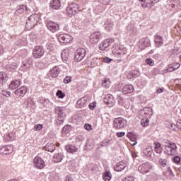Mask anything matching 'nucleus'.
Returning <instances> with one entry per match:
<instances>
[{
	"label": "nucleus",
	"instance_id": "64",
	"mask_svg": "<svg viewBox=\"0 0 181 181\" xmlns=\"http://www.w3.org/2000/svg\"><path fill=\"white\" fill-rule=\"evenodd\" d=\"M163 88H158V89H157L156 90V93H157V94H160V93H163Z\"/></svg>",
	"mask_w": 181,
	"mask_h": 181
},
{
	"label": "nucleus",
	"instance_id": "9",
	"mask_svg": "<svg viewBox=\"0 0 181 181\" xmlns=\"http://www.w3.org/2000/svg\"><path fill=\"white\" fill-rule=\"evenodd\" d=\"M138 169L140 173L145 175L146 173H148V172H151V169H152V165H151V164L148 162H146L142 164L141 165L139 166Z\"/></svg>",
	"mask_w": 181,
	"mask_h": 181
},
{
	"label": "nucleus",
	"instance_id": "1",
	"mask_svg": "<svg viewBox=\"0 0 181 181\" xmlns=\"http://www.w3.org/2000/svg\"><path fill=\"white\" fill-rule=\"evenodd\" d=\"M37 22H39V16L37 14H32L26 21L25 29L27 30H32L37 25Z\"/></svg>",
	"mask_w": 181,
	"mask_h": 181
},
{
	"label": "nucleus",
	"instance_id": "30",
	"mask_svg": "<svg viewBox=\"0 0 181 181\" xmlns=\"http://www.w3.org/2000/svg\"><path fill=\"white\" fill-rule=\"evenodd\" d=\"M51 6L53 9H59L60 6H62V4L60 3V0H52L51 3Z\"/></svg>",
	"mask_w": 181,
	"mask_h": 181
},
{
	"label": "nucleus",
	"instance_id": "3",
	"mask_svg": "<svg viewBox=\"0 0 181 181\" xmlns=\"http://www.w3.org/2000/svg\"><path fill=\"white\" fill-rule=\"evenodd\" d=\"M80 6L76 3H73L71 5H69L68 7H66V13L68 14V16L69 18H71V16H74V15H77L78 12H80Z\"/></svg>",
	"mask_w": 181,
	"mask_h": 181
},
{
	"label": "nucleus",
	"instance_id": "27",
	"mask_svg": "<svg viewBox=\"0 0 181 181\" xmlns=\"http://www.w3.org/2000/svg\"><path fill=\"white\" fill-rule=\"evenodd\" d=\"M55 112L56 114L58 115V118H66V113L64 112V111H63V109H62L61 107H57L55 109Z\"/></svg>",
	"mask_w": 181,
	"mask_h": 181
},
{
	"label": "nucleus",
	"instance_id": "46",
	"mask_svg": "<svg viewBox=\"0 0 181 181\" xmlns=\"http://www.w3.org/2000/svg\"><path fill=\"white\" fill-rule=\"evenodd\" d=\"M62 59L64 62H67V60L69 59V54H67L66 52H63L62 53Z\"/></svg>",
	"mask_w": 181,
	"mask_h": 181
},
{
	"label": "nucleus",
	"instance_id": "17",
	"mask_svg": "<svg viewBox=\"0 0 181 181\" xmlns=\"http://www.w3.org/2000/svg\"><path fill=\"white\" fill-rule=\"evenodd\" d=\"M127 163L124 161H119L117 163V165L115 166V170L116 172H122L125 168H127Z\"/></svg>",
	"mask_w": 181,
	"mask_h": 181
},
{
	"label": "nucleus",
	"instance_id": "57",
	"mask_svg": "<svg viewBox=\"0 0 181 181\" xmlns=\"http://www.w3.org/2000/svg\"><path fill=\"white\" fill-rule=\"evenodd\" d=\"M2 94L3 95H5L6 97V95H8V97H11V92L10 91H5V90H2Z\"/></svg>",
	"mask_w": 181,
	"mask_h": 181
},
{
	"label": "nucleus",
	"instance_id": "38",
	"mask_svg": "<svg viewBox=\"0 0 181 181\" xmlns=\"http://www.w3.org/2000/svg\"><path fill=\"white\" fill-rule=\"evenodd\" d=\"M159 163H160V166H163V168H166V166H168V160L160 158L159 160Z\"/></svg>",
	"mask_w": 181,
	"mask_h": 181
},
{
	"label": "nucleus",
	"instance_id": "5",
	"mask_svg": "<svg viewBox=\"0 0 181 181\" xmlns=\"http://www.w3.org/2000/svg\"><path fill=\"white\" fill-rule=\"evenodd\" d=\"M103 35L100 32H94L90 35V42L92 45H97L100 40H101Z\"/></svg>",
	"mask_w": 181,
	"mask_h": 181
},
{
	"label": "nucleus",
	"instance_id": "33",
	"mask_svg": "<svg viewBox=\"0 0 181 181\" xmlns=\"http://www.w3.org/2000/svg\"><path fill=\"white\" fill-rule=\"evenodd\" d=\"M26 9H27L26 6L25 5L19 6L17 10L16 11V13H23V12H25Z\"/></svg>",
	"mask_w": 181,
	"mask_h": 181
},
{
	"label": "nucleus",
	"instance_id": "25",
	"mask_svg": "<svg viewBox=\"0 0 181 181\" xmlns=\"http://www.w3.org/2000/svg\"><path fill=\"white\" fill-rule=\"evenodd\" d=\"M44 149H45L48 152H54V151L56 150V145L53 143H47L45 146Z\"/></svg>",
	"mask_w": 181,
	"mask_h": 181
},
{
	"label": "nucleus",
	"instance_id": "2",
	"mask_svg": "<svg viewBox=\"0 0 181 181\" xmlns=\"http://www.w3.org/2000/svg\"><path fill=\"white\" fill-rule=\"evenodd\" d=\"M176 149H177L176 144L170 141H168V144L164 145V153H166V155L175 156L176 155Z\"/></svg>",
	"mask_w": 181,
	"mask_h": 181
},
{
	"label": "nucleus",
	"instance_id": "14",
	"mask_svg": "<svg viewBox=\"0 0 181 181\" xmlns=\"http://www.w3.org/2000/svg\"><path fill=\"white\" fill-rule=\"evenodd\" d=\"M13 152V147L12 146L6 145L0 148L1 155H9Z\"/></svg>",
	"mask_w": 181,
	"mask_h": 181
},
{
	"label": "nucleus",
	"instance_id": "47",
	"mask_svg": "<svg viewBox=\"0 0 181 181\" xmlns=\"http://www.w3.org/2000/svg\"><path fill=\"white\" fill-rule=\"evenodd\" d=\"M141 124L142 127H148L149 125V119H146L145 121H141Z\"/></svg>",
	"mask_w": 181,
	"mask_h": 181
},
{
	"label": "nucleus",
	"instance_id": "61",
	"mask_svg": "<svg viewBox=\"0 0 181 181\" xmlns=\"http://www.w3.org/2000/svg\"><path fill=\"white\" fill-rule=\"evenodd\" d=\"M64 181H73V178L70 175H68L66 177Z\"/></svg>",
	"mask_w": 181,
	"mask_h": 181
},
{
	"label": "nucleus",
	"instance_id": "36",
	"mask_svg": "<svg viewBox=\"0 0 181 181\" xmlns=\"http://www.w3.org/2000/svg\"><path fill=\"white\" fill-rule=\"evenodd\" d=\"M71 131V125L67 124L65 125L62 129L63 134H69Z\"/></svg>",
	"mask_w": 181,
	"mask_h": 181
},
{
	"label": "nucleus",
	"instance_id": "22",
	"mask_svg": "<svg viewBox=\"0 0 181 181\" xmlns=\"http://www.w3.org/2000/svg\"><path fill=\"white\" fill-rule=\"evenodd\" d=\"M60 73V68L58 66H54L50 71L49 74L52 77H57Z\"/></svg>",
	"mask_w": 181,
	"mask_h": 181
},
{
	"label": "nucleus",
	"instance_id": "48",
	"mask_svg": "<svg viewBox=\"0 0 181 181\" xmlns=\"http://www.w3.org/2000/svg\"><path fill=\"white\" fill-rule=\"evenodd\" d=\"M64 83L65 84H69V83H71V76H66V78L64 79Z\"/></svg>",
	"mask_w": 181,
	"mask_h": 181
},
{
	"label": "nucleus",
	"instance_id": "6",
	"mask_svg": "<svg viewBox=\"0 0 181 181\" xmlns=\"http://www.w3.org/2000/svg\"><path fill=\"white\" fill-rule=\"evenodd\" d=\"M47 28L48 30L52 32V33H56V32H59L60 27L59 24L54 21H48L47 23Z\"/></svg>",
	"mask_w": 181,
	"mask_h": 181
},
{
	"label": "nucleus",
	"instance_id": "56",
	"mask_svg": "<svg viewBox=\"0 0 181 181\" xmlns=\"http://www.w3.org/2000/svg\"><path fill=\"white\" fill-rule=\"evenodd\" d=\"M84 128L87 131H90V129H91V124H84Z\"/></svg>",
	"mask_w": 181,
	"mask_h": 181
},
{
	"label": "nucleus",
	"instance_id": "24",
	"mask_svg": "<svg viewBox=\"0 0 181 181\" xmlns=\"http://www.w3.org/2000/svg\"><path fill=\"white\" fill-rule=\"evenodd\" d=\"M63 158H64V156H63V153H55L53 156V161L55 163H59V162H62V160H63Z\"/></svg>",
	"mask_w": 181,
	"mask_h": 181
},
{
	"label": "nucleus",
	"instance_id": "59",
	"mask_svg": "<svg viewBox=\"0 0 181 181\" xmlns=\"http://www.w3.org/2000/svg\"><path fill=\"white\" fill-rule=\"evenodd\" d=\"M166 71L168 73H171V71H175V69L173 67H170V64L168 69H166Z\"/></svg>",
	"mask_w": 181,
	"mask_h": 181
},
{
	"label": "nucleus",
	"instance_id": "35",
	"mask_svg": "<svg viewBox=\"0 0 181 181\" xmlns=\"http://www.w3.org/2000/svg\"><path fill=\"white\" fill-rule=\"evenodd\" d=\"M100 64H101L100 59L98 58L93 59L91 62V67H96V66H100Z\"/></svg>",
	"mask_w": 181,
	"mask_h": 181
},
{
	"label": "nucleus",
	"instance_id": "39",
	"mask_svg": "<svg viewBox=\"0 0 181 181\" xmlns=\"http://www.w3.org/2000/svg\"><path fill=\"white\" fill-rule=\"evenodd\" d=\"M56 95L58 97V98H64V97H66V94H64V93H63V91L61 90H57Z\"/></svg>",
	"mask_w": 181,
	"mask_h": 181
},
{
	"label": "nucleus",
	"instance_id": "51",
	"mask_svg": "<svg viewBox=\"0 0 181 181\" xmlns=\"http://www.w3.org/2000/svg\"><path fill=\"white\" fill-rule=\"evenodd\" d=\"M117 138H122V136H125V132H119L116 134Z\"/></svg>",
	"mask_w": 181,
	"mask_h": 181
},
{
	"label": "nucleus",
	"instance_id": "54",
	"mask_svg": "<svg viewBox=\"0 0 181 181\" xmlns=\"http://www.w3.org/2000/svg\"><path fill=\"white\" fill-rule=\"evenodd\" d=\"M124 86H122V84H119L116 86V90L117 91H122V88Z\"/></svg>",
	"mask_w": 181,
	"mask_h": 181
},
{
	"label": "nucleus",
	"instance_id": "44",
	"mask_svg": "<svg viewBox=\"0 0 181 181\" xmlns=\"http://www.w3.org/2000/svg\"><path fill=\"white\" fill-rule=\"evenodd\" d=\"M170 65V67L174 69V70H177V69H179L180 67V64L179 62H175V63L171 64Z\"/></svg>",
	"mask_w": 181,
	"mask_h": 181
},
{
	"label": "nucleus",
	"instance_id": "8",
	"mask_svg": "<svg viewBox=\"0 0 181 181\" xmlns=\"http://www.w3.org/2000/svg\"><path fill=\"white\" fill-rule=\"evenodd\" d=\"M45 54V49L40 46H37L33 51V56L35 59H40Z\"/></svg>",
	"mask_w": 181,
	"mask_h": 181
},
{
	"label": "nucleus",
	"instance_id": "19",
	"mask_svg": "<svg viewBox=\"0 0 181 181\" xmlns=\"http://www.w3.org/2000/svg\"><path fill=\"white\" fill-rule=\"evenodd\" d=\"M154 42L156 47H160L163 45V37L160 35H156Z\"/></svg>",
	"mask_w": 181,
	"mask_h": 181
},
{
	"label": "nucleus",
	"instance_id": "55",
	"mask_svg": "<svg viewBox=\"0 0 181 181\" xmlns=\"http://www.w3.org/2000/svg\"><path fill=\"white\" fill-rule=\"evenodd\" d=\"M103 61L105 62V63H111V62H112V59H110L109 57H105L103 58Z\"/></svg>",
	"mask_w": 181,
	"mask_h": 181
},
{
	"label": "nucleus",
	"instance_id": "13",
	"mask_svg": "<svg viewBox=\"0 0 181 181\" xmlns=\"http://www.w3.org/2000/svg\"><path fill=\"white\" fill-rule=\"evenodd\" d=\"M104 103L108 105V107H113L115 105V100L114 99V96L111 94H107L103 98Z\"/></svg>",
	"mask_w": 181,
	"mask_h": 181
},
{
	"label": "nucleus",
	"instance_id": "60",
	"mask_svg": "<svg viewBox=\"0 0 181 181\" xmlns=\"http://www.w3.org/2000/svg\"><path fill=\"white\" fill-rule=\"evenodd\" d=\"M118 103H119V105H124V99H122V98H119L118 99Z\"/></svg>",
	"mask_w": 181,
	"mask_h": 181
},
{
	"label": "nucleus",
	"instance_id": "21",
	"mask_svg": "<svg viewBox=\"0 0 181 181\" xmlns=\"http://www.w3.org/2000/svg\"><path fill=\"white\" fill-rule=\"evenodd\" d=\"M134 92V86L132 85H125L122 88L123 94H131Z\"/></svg>",
	"mask_w": 181,
	"mask_h": 181
},
{
	"label": "nucleus",
	"instance_id": "58",
	"mask_svg": "<svg viewBox=\"0 0 181 181\" xmlns=\"http://www.w3.org/2000/svg\"><path fill=\"white\" fill-rule=\"evenodd\" d=\"M4 50L5 49H4V46L0 44V56H2V54H4Z\"/></svg>",
	"mask_w": 181,
	"mask_h": 181
},
{
	"label": "nucleus",
	"instance_id": "41",
	"mask_svg": "<svg viewBox=\"0 0 181 181\" xmlns=\"http://www.w3.org/2000/svg\"><path fill=\"white\" fill-rule=\"evenodd\" d=\"M141 6L142 8H152V6H153V4H151V2H145L144 1V3L141 4Z\"/></svg>",
	"mask_w": 181,
	"mask_h": 181
},
{
	"label": "nucleus",
	"instance_id": "18",
	"mask_svg": "<svg viewBox=\"0 0 181 181\" xmlns=\"http://www.w3.org/2000/svg\"><path fill=\"white\" fill-rule=\"evenodd\" d=\"M26 93H28V89L25 86H22L14 91L16 95H18V97H23Z\"/></svg>",
	"mask_w": 181,
	"mask_h": 181
},
{
	"label": "nucleus",
	"instance_id": "29",
	"mask_svg": "<svg viewBox=\"0 0 181 181\" xmlns=\"http://www.w3.org/2000/svg\"><path fill=\"white\" fill-rule=\"evenodd\" d=\"M33 63V59H32L31 58H29L28 59H25L23 62V66L25 69H28V68L30 67V66H32Z\"/></svg>",
	"mask_w": 181,
	"mask_h": 181
},
{
	"label": "nucleus",
	"instance_id": "16",
	"mask_svg": "<svg viewBox=\"0 0 181 181\" xmlns=\"http://www.w3.org/2000/svg\"><path fill=\"white\" fill-rule=\"evenodd\" d=\"M8 74L5 72H0V87H4L8 81Z\"/></svg>",
	"mask_w": 181,
	"mask_h": 181
},
{
	"label": "nucleus",
	"instance_id": "45",
	"mask_svg": "<svg viewBox=\"0 0 181 181\" xmlns=\"http://www.w3.org/2000/svg\"><path fill=\"white\" fill-rule=\"evenodd\" d=\"M43 129V124H37L34 126V131H40Z\"/></svg>",
	"mask_w": 181,
	"mask_h": 181
},
{
	"label": "nucleus",
	"instance_id": "37",
	"mask_svg": "<svg viewBox=\"0 0 181 181\" xmlns=\"http://www.w3.org/2000/svg\"><path fill=\"white\" fill-rule=\"evenodd\" d=\"M7 69H9L10 70H16V69H18V64L16 62H13L11 64H8Z\"/></svg>",
	"mask_w": 181,
	"mask_h": 181
},
{
	"label": "nucleus",
	"instance_id": "40",
	"mask_svg": "<svg viewBox=\"0 0 181 181\" xmlns=\"http://www.w3.org/2000/svg\"><path fill=\"white\" fill-rule=\"evenodd\" d=\"M111 139H106L103 141L102 144H100V146H107V145H110V142H111Z\"/></svg>",
	"mask_w": 181,
	"mask_h": 181
},
{
	"label": "nucleus",
	"instance_id": "31",
	"mask_svg": "<svg viewBox=\"0 0 181 181\" xmlns=\"http://www.w3.org/2000/svg\"><path fill=\"white\" fill-rule=\"evenodd\" d=\"M144 155H146V156L151 158V156H152V147H151V146L146 147L144 150Z\"/></svg>",
	"mask_w": 181,
	"mask_h": 181
},
{
	"label": "nucleus",
	"instance_id": "63",
	"mask_svg": "<svg viewBox=\"0 0 181 181\" xmlns=\"http://www.w3.org/2000/svg\"><path fill=\"white\" fill-rule=\"evenodd\" d=\"M155 152H156V153H162V148H155Z\"/></svg>",
	"mask_w": 181,
	"mask_h": 181
},
{
	"label": "nucleus",
	"instance_id": "7",
	"mask_svg": "<svg viewBox=\"0 0 181 181\" xmlns=\"http://www.w3.org/2000/svg\"><path fill=\"white\" fill-rule=\"evenodd\" d=\"M86 57V49L84 48H78L75 52L76 62H81Z\"/></svg>",
	"mask_w": 181,
	"mask_h": 181
},
{
	"label": "nucleus",
	"instance_id": "12",
	"mask_svg": "<svg viewBox=\"0 0 181 181\" xmlns=\"http://www.w3.org/2000/svg\"><path fill=\"white\" fill-rule=\"evenodd\" d=\"M58 40L61 43H70L73 40V37L67 34H61L58 37Z\"/></svg>",
	"mask_w": 181,
	"mask_h": 181
},
{
	"label": "nucleus",
	"instance_id": "34",
	"mask_svg": "<svg viewBox=\"0 0 181 181\" xmlns=\"http://www.w3.org/2000/svg\"><path fill=\"white\" fill-rule=\"evenodd\" d=\"M111 173L110 171H106L104 174H103V180L105 181H110L111 180Z\"/></svg>",
	"mask_w": 181,
	"mask_h": 181
},
{
	"label": "nucleus",
	"instance_id": "53",
	"mask_svg": "<svg viewBox=\"0 0 181 181\" xmlns=\"http://www.w3.org/2000/svg\"><path fill=\"white\" fill-rule=\"evenodd\" d=\"M131 141H132V142H134L132 144V146H135V145H136V144H138V142H136V139L135 137H130Z\"/></svg>",
	"mask_w": 181,
	"mask_h": 181
},
{
	"label": "nucleus",
	"instance_id": "26",
	"mask_svg": "<svg viewBox=\"0 0 181 181\" xmlns=\"http://www.w3.org/2000/svg\"><path fill=\"white\" fill-rule=\"evenodd\" d=\"M21 86V81L15 80L11 81V83L9 84V88L11 90H16V88H18Z\"/></svg>",
	"mask_w": 181,
	"mask_h": 181
},
{
	"label": "nucleus",
	"instance_id": "20",
	"mask_svg": "<svg viewBox=\"0 0 181 181\" xmlns=\"http://www.w3.org/2000/svg\"><path fill=\"white\" fill-rule=\"evenodd\" d=\"M15 138V132H10L4 135V140L6 141V142H9L11 141H13Z\"/></svg>",
	"mask_w": 181,
	"mask_h": 181
},
{
	"label": "nucleus",
	"instance_id": "28",
	"mask_svg": "<svg viewBox=\"0 0 181 181\" xmlns=\"http://www.w3.org/2000/svg\"><path fill=\"white\" fill-rule=\"evenodd\" d=\"M65 149L66 152H69L70 153H74V152H77L78 151V148L74 147L73 145H67L65 146Z\"/></svg>",
	"mask_w": 181,
	"mask_h": 181
},
{
	"label": "nucleus",
	"instance_id": "50",
	"mask_svg": "<svg viewBox=\"0 0 181 181\" xmlns=\"http://www.w3.org/2000/svg\"><path fill=\"white\" fill-rule=\"evenodd\" d=\"M146 62L147 63V64H149V66H153L155 64V62L153 61L152 59H146Z\"/></svg>",
	"mask_w": 181,
	"mask_h": 181
},
{
	"label": "nucleus",
	"instance_id": "42",
	"mask_svg": "<svg viewBox=\"0 0 181 181\" xmlns=\"http://www.w3.org/2000/svg\"><path fill=\"white\" fill-rule=\"evenodd\" d=\"M103 87L105 88H108V87H110V80L107 78L104 79L103 82Z\"/></svg>",
	"mask_w": 181,
	"mask_h": 181
},
{
	"label": "nucleus",
	"instance_id": "62",
	"mask_svg": "<svg viewBox=\"0 0 181 181\" xmlns=\"http://www.w3.org/2000/svg\"><path fill=\"white\" fill-rule=\"evenodd\" d=\"M89 108L90 110H94V108H95V104L94 103L89 104Z\"/></svg>",
	"mask_w": 181,
	"mask_h": 181
},
{
	"label": "nucleus",
	"instance_id": "23",
	"mask_svg": "<svg viewBox=\"0 0 181 181\" xmlns=\"http://www.w3.org/2000/svg\"><path fill=\"white\" fill-rule=\"evenodd\" d=\"M87 103V97H83L76 102L77 108H83Z\"/></svg>",
	"mask_w": 181,
	"mask_h": 181
},
{
	"label": "nucleus",
	"instance_id": "10",
	"mask_svg": "<svg viewBox=\"0 0 181 181\" xmlns=\"http://www.w3.org/2000/svg\"><path fill=\"white\" fill-rule=\"evenodd\" d=\"M34 166L37 169H43L46 166V164L45 163V160H43V158L40 157H35L33 160Z\"/></svg>",
	"mask_w": 181,
	"mask_h": 181
},
{
	"label": "nucleus",
	"instance_id": "11",
	"mask_svg": "<svg viewBox=\"0 0 181 181\" xmlns=\"http://www.w3.org/2000/svg\"><path fill=\"white\" fill-rule=\"evenodd\" d=\"M114 42V39L112 38H108L105 40H103L101 43L99 45V49L102 52H104L110 46V45H112V42Z\"/></svg>",
	"mask_w": 181,
	"mask_h": 181
},
{
	"label": "nucleus",
	"instance_id": "52",
	"mask_svg": "<svg viewBox=\"0 0 181 181\" xmlns=\"http://www.w3.org/2000/svg\"><path fill=\"white\" fill-rule=\"evenodd\" d=\"M64 118L57 119L56 122H57V125H62V124H63V122H64Z\"/></svg>",
	"mask_w": 181,
	"mask_h": 181
},
{
	"label": "nucleus",
	"instance_id": "32",
	"mask_svg": "<svg viewBox=\"0 0 181 181\" xmlns=\"http://www.w3.org/2000/svg\"><path fill=\"white\" fill-rule=\"evenodd\" d=\"M141 45H142L144 47H146L151 45V41L147 38H141L140 40Z\"/></svg>",
	"mask_w": 181,
	"mask_h": 181
},
{
	"label": "nucleus",
	"instance_id": "43",
	"mask_svg": "<svg viewBox=\"0 0 181 181\" xmlns=\"http://www.w3.org/2000/svg\"><path fill=\"white\" fill-rule=\"evenodd\" d=\"M151 111H152V109L149 108V107H145L141 112H143L144 114H145L146 117H148V115H149V112H151Z\"/></svg>",
	"mask_w": 181,
	"mask_h": 181
},
{
	"label": "nucleus",
	"instance_id": "4",
	"mask_svg": "<svg viewBox=\"0 0 181 181\" xmlns=\"http://www.w3.org/2000/svg\"><path fill=\"white\" fill-rule=\"evenodd\" d=\"M114 127L117 128V129H121L127 127V119L122 117L115 118L114 119Z\"/></svg>",
	"mask_w": 181,
	"mask_h": 181
},
{
	"label": "nucleus",
	"instance_id": "49",
	"mask_svg": "<svg viewBox=\"0 0 181 181\" xmlns=\"http://www.w3.org/2000/svg\"><path fill=\"white\" fill-rule=\"evenodd\" d=\"M180 160H181V158L180 156H174L173 157V161L175 162V163H180Z\"/></svg>",
	"mask_w": 181,
	"mask_h": 181
},
{
	"label": "nucleus",
	"instance_id": "15",
	"mask_svg": "<svg viewBox=\"0 0 181 181\" xmlns=\"http://www.w3.org/2000/svg\"><path fill=\"white\" fill-rule=\"evenodd\" d=\"M112 51L114 53H116V54H119V56H124V54H127V49L122 45L116 46L115 48L113 47Z\"/></svg>",
	"mask_w": 181,
	"mask_h": 181
}]
</instances>
